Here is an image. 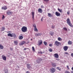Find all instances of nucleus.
<instances>
[{
	"label": "nucleus",
	"mask_w": 73,
	"mask_h": 73,
	"mask_svg": "<svg viewBox=\"0 0 73 73\" xmlns=\"http://www.w3.org/2000/svg\"><path fill=\"white\" fill-rule=\"evenodd\" d=\"M67 23L68 25L72 28L73 27V25L72 24L69 18H68L67 19Z\"/></svg>",
	"instance_id": "1"
},
{
	"label": "nucleus",
	"mask_w": 73,
	"mask_h": 73,
	"mask_svg": "<svg viewBox=\"0 0 73 73\" xmlns=\"http://www.w3.org/2000/svg\"><path fill=\"white\" fill-rule=\"evenodd\" d=\"M21 30L23 32H27V27L25 26H23Z\"/></svg>",
	"instance_id": "2"
},
{
	"label": "nucleus",
	"mask_w": 73,
	"mask_h": 73,
	"mask_svg": "<svg viewBox=\"0 0 73 73\" xmlns=\"http://www.w3.org/2000/svg\"><path fill=\"white\" fill-rule=\"evenodd\" d=\"M55 44L57 46H58L60 45H61V43L57 41H56L55 42Z\"/></svg>",
	"instance_id": "3"
},
{
	"label": "nucleus",
	"mask_w": 73,
	"mask_h": 73,
	"mask_svg": "<svg viewBox=\"0 0 73 73\" xmlns=\"http://www.w3.org/2000/svg\"><path fill=\"white\" fill-rule=\"evenodd\" d=\"M50 71L51 73H54V72H56V69L54 68H52L50 69Z\"/></svg>",
	"instance_id": "4"
},
{
	"label": "nucleus",
	"mask_w": 73,
	"mask_h": 73,
	"mask_svg": "<svg viewBox=\"0 0 73 73\" xmlns=\"http://www.w3.org/2000/svg\"><path fill=\"white\" fill-rule=\"evenodd\" d=\"M7 15H10L13 14V12L11 11H9V10L7 11Z\"/></svg>",
	"instance_id": "5"
},
{
	"label": "nucleus",
	"mask_w": 73,
	"mask_h": 73,
	"mask_svg": "<svg viewBox=\"0 0 73 73\" xmlns=\"http://www.w3.org/2000/svg\"><path fill=\"white\" fill-rule=\"evenodd\" d=\"M32 15V18L33 19V20H35V13L34 12H32L31 13Z\"/></svg>",
	"instance_id": "6"
},
{
	"label": "nucleus",
	"mask_w": 73,
	"mask_h": 73,
	"mask_svg": "<svg viewBox=\"0 0 73 73\" xmlns=\"http://www.w3.org/2000/svg\"><path fill=\"white\" fill-rule=\"evenodd\" d=\"M42 60V59H41L40 58H38L37 59L36 62L38 63H40L41 62V61Z\"/></svg>",
	"instance_id": "7"
},
{
	"label": "nucleus",
	"mask_w": 73,
	"mask_h": 73,
	"mask_svg": "<svg viewBox=\"0 0 73 73\" xmlns=\"http://www.w3.org/2000/svg\"><path fill=\"white\" fill-rule=\"evenodd\" d=\"M68 49V47L67 46H65L63 47V49L65 51H66Z\"/></svg>",
	"instance_id": "8"
},
{
	"label": "nucleus",
	"mask_w": 73,
	"mask_h": 73,
	"mask_svg": "<svg viewBox=\"0 0 73 73\" xmlns=\"http://www.w3.org/2000/svg\"><path fill=\"white\" fill-rule=\"evenodd\" d=\"M55 15L56 16H60L61 15V14L57 11L55 12Z\"/></svg>",
	"instance_id": "9"
},
{
	"label": "nucleus",
	"mask_w": 73,
	"mask_h": 73,
	"mask_svg": "<svg viewBox=\"0 0 73 73\" xmlns=\"http://www.w3.org/2000/svg\"><path fill=\"white\" fill-rule=\"evenodd\" d=\"M42 43V40H40L38 41V45H41Z\"/></svg>",
	"instance_id": "10"
},
{
	"label": "nucleus",
	"mask_w": 73,
	"mask_h": 73,
	"mask_svg": "<svg viewBox=\"0 0 73 73\" xmlns=\"http://www.w3.org/2000/svg\"><path fill=\"white\" fill-rule=\"evenodd\" d=\"M54 57L55 58H58L59 56L58 54L57 53L55 54H54Z\"/></svg>",
	"instance_id": "11"
},
{
	"label": "nucleus",
	"mask_w": 73,
	"mask_h": 73,
	"mask_svg": "<svg viewBox=\"0 0 73 73\" xmlns=\"http://www.w3.org/2000/svg\"><path fill=\"white\" fill-rule=\"evenodd\" d=\"M48 17H53V15H52V14L50 13H48Z\"/></svg>",
	"instance_id": "12"
},
{
	"label": "nucleus",
	"mask_w": 73,
	"mask_h": 73,
	"mask_svg": "<svg viewBox=\"0 0 73 73\" xmlns=\"http://www.w3.org/2000/svg\"><path fill=\"white\" fill-rule=\"evenodd\" d=\"M2 58L3 60H7V58H6V57L5 56H4V55H2Z\"/></svg>",
	"instance_id": "13"
},
{
	"label": "nucleus",
	"mask_w": 73,
	"mask_h": 73,
	"mask_svg": "<svg viewBox=\"0 0 73 73\" xmlns=\"http://www.w3.org/2000/svg\"><path fill=\"white\" fill-rule=\"evenodd\" d=\"M38 12L40 13H42V10L41 9H39L38 10Z\"/></svg>",
	"instance_id": "14"
},
{
	"label": "nucleus",
	"mask_w": 73,
	"mask_h": 73,
	"mask_svg": "<svg viewBox=\"0 0 73 73\" xmlns=\"http://www.w3.org/2000/svg\"><path fill=\"white\" fill-rule=\"evenodd\" d=\"M2 9H3V10H6L7 9V6H5L1 8Z\"/></svg>",
	"instance_id": "15"
},
{
	"label": "nucleus",
	"mask_w": 73,
	"mask_h": 73,
	"mask_svg": "<svg viewBox=\"0 0 73 73\" xmlns=\"http://www.w3.org/2000/svg\"><path fill=\"white\" fill-rule=\"evenodd\" d=\"M25 41H23L21 43H20V45H23V44H25Z\"/></svg>",
	"instance_id": "16"
},
{
	"label": "nucleus",
	"mask_w": 73,
	"mask_h": 73,
	"mask_svg": "<svg viewBox=\"0 0 73 73\" xmlns=\"http://www.w3.org/2000/svg\"><path fill=\"white\" fill-rule=\"evenodd\" d=\"M58 10L60 12V13H62V9H60L59 8L58 9Z\"/></svg>",
	"instance_id": "17"
},
{
	"label": "nucleus",
	"mask_w": 73,
	"mask_h": 73,
	"mask_svg": "<svg viewBox=\"0 0 73 73\" xmlns=\"http://www.w3.org/2000/svg\"><path fill=\"white\" fill-rule=\"evenodd\" d=\"M19 40H22V39H23V36H19Z\"/></svg>",
	"instance_id": "18"
},
{
	"label": "nucleus",
	"mask_w": 73,
	"mask_h": 73,
	"mask_svg": "<svg viewBox=\"0 0 73 73\" xmlns=\"http://www.w3.org/2000/svg\"><path fill=\"white\" fill-rule=\"evenodd\" d=\"M8 36H10L11 37H13V35L11 34V33H9L7 35Z\"/></svg>",
	"instance_id": "19"
},
{
	"label": "nucleus",
	"mask_w": 73,
	"mask_h": 73,
	"mask_svg": "<svg viewBox=\"0 0 73 73\" xmlns=\"http://www.w3.org/2000/svg\"><path fill=\"white\" fill-rule=\"evenodd\" d=\"M0 49H4V46L1 45V44H0Z\"/></svg>",
	"instance_id": "20"
},
{
	"label": "nucleus",
	"mask_w": 73,
	"mask_h": 73,
	"mask_svg": "<svg viewBox=\"0 0 73 73\" xmlns=\"http://www.w3.org/2000/svg\"><path fill=\"white\" fill-rule=\"evenodd\" d=\"M72 41L69 40V41L68 42V45H72Z\"/></svg>",
	"instance_id": "21"
},
{
	"label": "nucleus",
	"mask_w": 73,
	"mask_h": 73,
	"mask_svg": "<svg viewBox=\"0 0 73 73\" xmlns=\"http://www.w3.org/2000/svg\"><path fill=\"white\" fill-rule=\"evenodd\" d=\"M4 72L5 73H8V70L7 69H4Z\"/></svg>",
	"instance_id": "22"
},
{
	"label": "nucleus",
	"mask_w": 73,
	"mask_h": 73,
	"mask_svg": "<svg viewBox=\"0 0 73 73\" xmlns=\"http://www.w3.org/2000/svg\"><path fill=\"white\" fill-rule=\"evenodd\" d=\"M63 29L64 31H68V29L66 27H64Z\"/></svg>",
	"instance_id": "23"
},
{
	"label": "nucleus",
	"mask_w": 73,
	"mask_h": 73,
	"mask_svg": "<svg viewBox=\"0 0 73 73\" xmlns=\"http://www.w3.org/2000/svg\"><path fill=\"white\" fill-rule=\"evenodd\" d=\"M27 68L28 69H29V68H31V66H30V64H27Z\"/></svg>",
	"instance_id": "24"
},
{
	"label": "nucleus",
	"mask_w": 73,
	"mask_h": 73,
	"mask_svg": "<svg viewBox=\"0 0 73 73\" xmlns=\"http://www.w3.org/2000/svg\"><path fill=\"white\" fill-rule=\"evenodd\" d=\"M34 30L35 32H38V29H37L36 27V28H35L34 29Z\"/></svg>",
	"instance_id": "25"
},
{
	"label": "nucleus",
	"mask_w": 73,
	"mask_h": 73,
	"mask_svg": "<svg viewBox=\"0 0 73 73\" xmlns=\"http://www.w3.org/2000/svg\"><path fill=\"white\" fill-rule=\"evenodd\" d=\"M14 44L15 45H17V41H14Z\"/></svg>",
	"instance_id": "26"
},
{
	"label": "nucleus",
	"mask_w": 73,
	"mask_h": 73,
	"mask_svg": "<svg viewBox=\"0 0 73 73\" xmlns=\"http://www.w3.org/2000/svg\"><path fill=\"white\" fill-rule=\"evenodd\" d=\"M58 41H61L62 39L61 38L59 37L58 38Z\"/></svg>",
	"instance_id": "27"
},
{
	"label": "nucleus",
	"mask_w": 73,
	"mask_h": 73,
	"mask_svg": "<svg viewBox=\"0 0 73 73\" xmlns=\"http://www.w3.org/2000/svg\"><path fill=\"white\" fill-rule=\"evenodd\" d=\"M52 66H53L54 67V66H56V64L54 63H52Z\"/></svg>",
	"instance_id": "28"
},
{
	"label": "nucleus",
	"mask_w": 73,
	"mask_h": 73,
	"mask_svg": "<svg viewBox=\"0 0 73 73\" xmlns=\"http://www.w3.org/2000/svg\"><path fill=\"white\" fill-rule=\"evenodd\" d=\"M49 52H52L53 51V50H52V49L51 48L49 49Z\"/></svg>",
	"instance_id": "29"
},
{
	"label": "nucleus",
	"mask_w": 73,
	"mask_h": 73,
	"mask_svg": "<svg viewBox=\"0 0 73 73\" xmlns=\"http://www.w3.org/2000/svg\"><path fill=\"white\" fill-rule=\"evenodd\" d=\"M5 18V16L4 15H2V19L3 20H4Z\"/></svg>",
	"instance_id": "30"
},
{
	"label": "nucleus",
	"mask_w": 73,
	"mask_h": 73,
	"mask_svg": "<svg viewBox=\"0 0 73 73\" xmlns=\"http://www.w3.org/2000/svg\"><path fill=\"white\" fill-rule=\"evenodd\" d=\"M33 27H34V28H36V24H34V25H33Z\"/></svg>",
	"instance_id": "31"
},
{
	"label": "nucleus",
	"mask_w": 73,
	"mask_h": 73,
	"mask_svg": "<svg viewBox=\"0 0 73 73\" xmlns=\"http://www.w3.org/2000/svg\"><path fill=\"white\" fill-rule=\"evenodd\" d=\"M32 50H33L34 52V51H35V48L34 47H32Z\"/></svg>",
	"instance_id": "32"
},
{
	"label": "nucleus",
	"mask_w": 73,
	"mask_h": 73,
	"mask_svg": "<svg viewBox=\"0 0 73 73\" xmlns=\"http://www.w3.org/2000/svg\"><path fill=\"white\" fill-rule=\"evenodd\" d=\"M44 45H47V43L46 42H44Z\"/></svg>",
	"instance_id": "33"
},
{
	"label": "nucleus",
	"mask_w": 73,
	"mask_h": 73,
	"mask_svg": "<svg viewBox=\"0 0 73 73\" xmlns=\"http://www.w3.org/2000/svg\"><path fill=\"white\" fill-rule=\"evenodd\" d=\"M50 35L51 36H53V35H54V33H50Z\"/></svg>",
	"instance_id": "34"
},
{
	"label": "nucleus",
	"mask_w": 73,
	"mask_h": 73,
	"mask_svg": "<svg viewBox=\"0 0 73 73\" xmlns=\"http://www.w3.org/2000/svg\"><path fill=\"white\" fill-rule=\"evenodd\" d=\"M57 69H58L59 70H61V69H60V67H58L57 68Z\"/></svg>",
	"instance_id": "35"
},
{
	"label": "nucleus",
	"mask_w": 73,
	"mask_h": 73,
	"mask_svg": "<svg viewBox=\"0 0 73 73\" xmlns=\"http://www.w3.org/2000/svg\"><path fill=\"white\" fill-rule=\"evenodd\" d=\"M38 36H41V35H42V33H38Z\"/></svg>",
	"instance_id": "36"
},
{
	"label": "nucleus",
	"mask_w": 73,
	"mask_h": 73,
	"mask_svg": "<svg viewBox=\"0 0 73 73\" xmlns=\"http://www.w3.org/2000/svg\"><path fill=\"white\" fill-rule=\"evenodd\" d=\"M64 73H70V72L69 71H66Z\"/></svg>",
	"instance_id": "37"
},
{
	"label": "nucleus",
	"mask_w": 73,
	"mask_h": 73,
	"mask_svg": "<svg viewBox=\"0 0 73 73\" xmlns=\"http://www.w3.org/2000/svg\"><path fill=\"white\" fill-rule=\"evenodd\" d=\"M2 29L3 30H2V31H4L5 30V28L4 27L2 28Z\"/></svg>",
	"instance_id": "38"
},
{
	"label": "nucleus",
	"mask_w": 73,
	"mask_h": 73,
	"mask_svg": "<svg viewBox=\"0 0 73 73\" xmlns=\"http://www.w3.org/2000/svg\"><path fill=\"white\" fill-rule=\"evenodd\" d=\"M38 53H39V54H42V52L41 51H40L38 52Z\"/></svg>",
	"instance_id": "39"
},
{
	"label": "nucleus",
	"mask_w": 73,
	"mask_h": 73,
	"mask_svg": "<svg viewBox=\"0 0 73 73\" xmlns=\"http://www.w3.org/2000/svg\"><path fill=\"white\" fill-rule=\"evenodd\" d=\"M67 68H68V70H69V66H67Z\"/></svg>",
	"instance_id": "40"
},
{
	"label": "nucleus",
	"mask_w": 73,
	"mask_h": 73,
	"mask_svg": "<svg viewBox=\"0 0 73 73\" xmlns=\"http://www.w3.org/2000/svg\"><path fill=\"white\" fill-rule=\"evenodd\" d=\"M49 46H52V44H49Z\"/></svg>",
	"instance_id": "41"
},
{
	"label": "nucleus",
	"mask_w": 73,
	"mask_h": 73,
	"mask_svg": "<svg viewBox=\"0 0 73 73\" xmlns=\"http://www.w3.org/2000/svg\"><path fill=\"white\" fill-rule=\"evenodd\" d=\"M27 49H28L27 48H25L24 49V50H26Z\"/></svg>",
	"instance_id": "42"
},
{
	"label": "nucleus",
	"mask_w": 73,
	"mask_h": 73,
	"mask_svg": "<svg viewBox=\"0 0 73 73\" xmlns=\"http://www.w3.org/2000/svg\"><path fill=\"white\" fill-rule=\"evenodd\" d=\"M35 36H38V34L37 33L36 34Z\"/></svg>",
	"instance_id": "43"
},
{
	"label": "nucleus",
	"mask_w": 73,
	"mask_h": 73,
	"mask_svg": "<svg viewBox=\"0 0 73 73\" xmlns=\"http://www.w3.org/2000/svg\"><path fill=\"white\" fill-rule=\"evenodd\" d=\"M64 54H69V53H68V52H65Z\"/></svg>",
	"instance_id": "44"
},
{
	"label": "nucleus",
	"mask_w": 73,
	"mask_h": 73,
	"mask_svg": "<svg viewBox=\"0 0 73 73\" xmlns=\"http://www.w3.org/2000/svg\"><path fill=\"white\" fill-rule=\"evenodd\" d=\"M71 55V57H73V53H72Z\"/></svg>",
	"instance_id": "45"
},
{
	"label": "nucleus",
	"mask_w": 73,
	"mask_h": 73,
	"mask_svg": "<svg viewBox=\"0 0 73 73\" xmlns=\"http://www.w3.org/2000/svg\"><path fill=\"white\" fill-rule=\"evenodd\" d=\"M70 13L69 11L67 12V14L68 15H69Z\"/></svg>",
	"instance_id": "46"
},
{
	"label": "nucleus",
	"mask_w": 73,
	"mask_h": 73,
	"mask_svg": "<svg viewBox=\"0 0 73 73\" xmlns=\"http://www.w3.org/2000/svg\"><path fill=\"white\" fill-rule=\"evenodd\" d=\"M44 6L43 5H42L41 6V7L42 8H44Z\"/></svg>",
	"instance_id": "47"
},
{
	"label": "nucleus",
	"mask_w": 73,
	"mask_h": 73,
	"mask_svg": "<svg viewBox=\"0 0 73 73\" xmlns=\"http://www.w3.org/2000/svg\"><path fill=\"white\" fill-rule=\"evenodd\" d=\"M43 20H44V19H43V18H41V21H43Z\"/></svg>",
	"instance_id": "48"
},
{
	"label": "nucleus",
	"mask_w": 73,
	"mask_h": 73,
	"mask_svg": "<svg viewBox=\"0 0 73 73\" xmlns=\"http://www.w3.org/2000/svg\"><path fill=\"white\" fill-rule=\"evenodd\" d=\"M56 60L57 61H59V60H60V59L58 58H56Z\"/></svg>",
	"instance_id": "49"
},
{
	"label": "nucleus",
	"mask_w": 73,
	"mask_h": 73,
	"mask_svg": "<svg viewBox=\"0 0 73 73\" xmlns=\"http://www.w3.org/2000/svg\"><path fill=\"white\" fill-rule=\"evenodd\" d=\"M52 29H54V27L53 26L52 27Z\"/></svg>",
	"instance_id": "50"
},
{
	"label": "nucleus",
	"mask_w": 73,
	"mask_h": 73,
	"mask_svg": "<svg viewBox=\"0 0 73 73\" xmlns=\"http://www.w3.org/2000/svg\"><path fill=\"white\" fill-rule=\"evenodd\" d=\"M44 1H49V0H44Z\"/></svg>",
	"instance_id": "51"
},
{
	"label": "nucleus",
	"mask_w": 73,
	"mask_h": 73,
	"mask_svg": "<svg viewBox=\"0 0 73 73\" xmlns=\"http://www.w3.org/2000/svg\"><path fill=\"white\" fill-rule=\"evenodd\" d=\"M26 73H29V71H27Z\"/></svg>",
	"instance_id": "52"
},
{
	"label": "nucleus",
	"mask_w": 73,
	"mask_h": 73,
	"mask_svg": "<svg viewBox=\"0 0 73 73\" xmlns=\"http://www.w3.org/2000/svg\"><path fill=\"white\" fill-rule=\"evenodd\" d=\"M71 69H72V70H73V66L72 68Z\"/></svg>",
	"instance_id": "53"
},
{
	"label": "nucleus",
	"mask_w": 73,
	"mask_h": 73,
	"mask_svg": "<svg viewBox=\"0 0 73 73\" xmlns=\"http://www.w3.org/2000/svg\"><path fill=\"white\" fill-rule=\"evenodd\" d=\"M71 73H73V71L71 72Z\"/></svg>",
	"instance_id": "54"
},
{
	"label": "nucleus",
	"mask_w": 73,
	"mask_h": 73,
	"mask_svg": "<svg viewBox=\"0 0 73 73\" xmlns=\"http://www.w3.org/2000/svg\"><path fill=\"white\" fill-rule=\"evenodd\" d=\"M10 49L11 50H13V49H11V48H10Z\"/></svg>",
	"instance_id": "55"
},
{
	"label": "nucleus",
	"mask_w": 73,
	"mask_h": 73,
	"mask_svg": "<svg viewBox=\"0 0 73 73\" xmlns=\"http://www.w3.org/2000/svg\"><path fill=\"white\" fill-rule=\"evenodd\" d=\"M32 40V39H31V40Z\"/></svg>",
	"instance_id": "56"
}]
</instances>
